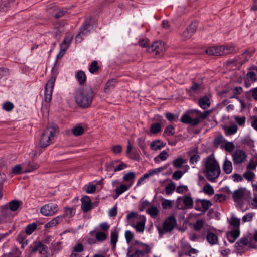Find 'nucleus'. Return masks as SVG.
I'll list each match as a JSON object with an SVG mask.
<instances>
[{
    "label": "nucleus",
    "mask_w": 257,
    "mask_h": 257,
    "mask_svg": "<svg viewBox=\"0 0 257 257\" xmlns=\"http://www.w3.org/2000/svg\"><path fill=\"white\" fill-rule=\"evenodd\" d=\"M95 95L90 86L80 87L75 92V101L80 108L87 109L91 107Z\"/></svg>",
    "instance_id": "obj_1"
},
{
    "label": "nucleus",
    "mask_w": 257,
    "mask_h": 257,
    "mask_svg": "<svg viewBox=\"0 0 257 257\" xmlns=\"http://www.w3.org/2000/svg\"><path fill=\"white\" fill-rule=\"evenodd\" d=\"M203 173L205 174L207 179L211 182H214L219 176L221 173L220 166L218 161L215 159L213 153L206 158L205 170L203 171Z\"/></svg>",
    "instance_id": "obj_2"
},
{
    "label": "nucleus",
    "mask_w": 257,
    "mask_h": 257,
    "mask_svg": "<svg viewBox=\"0 0 257 257\" xmlns=\"http://www.w3.org/2000/svg\"><path fill=\"white\" fill-rule=\"evenodd\" d=\"M22 205V202L18 200H13L8 203L1 206L0 220L4 223H12L13 215L10 211H15Z\"/></svg>",
    "instance_id": "obj_3"
},
{
    "label": "nucleus",
    "mask_w": 257,
    "mask_h": 257,
    "mask_svg": "<svg viewBox=\"0 0 257 257\" xmlns=\"http://www.w3.org/2000/svg\"><path fill=\"white\" fill-rule=\"evenodd\" d=\"M149 43L150 41L148 39H142L139 41V44L141 47L147 48L148 52H155L156 56H161L163 55L165 51V43L163 41H155L151 45H149Z\"/></svg>",
    "instance_id": "obj_4"
},
{
    "label": "nucleus",
    "mask_w": 257,
    "mask_h": 257,
    "mask_svg": "<svg viewBox=\"0 0 257 257\" xmlns=\"http://www.w3.org/2000/svg\"><path fill=\"white\" fill-rule=\"evenodd\" d=\"M56 61L54 63V66L52 68L51 72V76L45 86V101L46 103H49L52 99V94L53 90L54 84L58 75L57 68H55Z\"/></svg>",
    "instance_id": "obj_5"
},
{
    "label": "nucleus",
    "mask_w": 257,
    "mask_h": 257,
    "mask_svg": "<svg viewBox=\"0 0 257 257\" xmlns=\"http://www.w3.org/2000/svg\"><path fill=\"white\" fill-rule=\"evenodd\" d=\"M206 53L210 56H223L235 53L234 48L232 46H212L206 49Z\"/></svg>",
    "instance_id": "obj_6"
},
{
    "label": "nucleus",
    "mask_w": 257,
    "mask_h": 257,
    "mask_svg": "<svg viewBox=\"0 0 257 257\" xmlns=\"http://www.w3.org/2000/svg\"><path fill=\"white\" fill-rule=\"evenodd\" d=\"M97 24V20L95 18L93 17H90L86 18L80 28L78 34L76 36V41L81 42L83 40L81 35H86L88 32L90 31L89 28L91 27L93 28Z\"/></svg>",
    "instance_id": "obj_7"
},
{
    "label": "nucleus",
    "mask_w": 257,
    "mask_h": 257,
    "mask_svg": "<svg viewBox=\"0 0 257 257\" xmlns=\"http://www.w3.org/2000/svg\"><path fill=\"white\" fill-rule=\"evenodd\" d=\"M127 225H145L146 218L144 216H140L137 213L132 211L127 215Z\"/></svg>",
    "instance_id": "obj_8"
},
{
    "label": "nucleus",
    "mask_w": 257,
    "mask_h": 257,
    "mask_svg": "<svg viewBox=\"0 0 257 257\" xmlns=\"http://www.w3.org/2000/svg\"><path fill=\"white\" fill-rule=\"evenodd\" d=\"M59 209V207L57 204L51 202L42 206L40 212L45 216H52L56 214Z\"/></svg>",
    "instance_id": "obj_9"
},
{
    "label": "nucleus",
    "mask_w": 257,
    "mask_h": 257,
    "mask_svg": "<svg viewBox=\"0 0 257 257\" xmlns=\"http://www.w3.org/2000/svg\"><path fill=\"white\" fill-rule=\"evenodd\" d=\"M182 197H179L176 201V207L179 209L185 210L186 209H191L193 207L194 201L193 198L190 196V193L188 195H186L183 197V202L184 206L181 207H179L180 203L179 201L182 199Z\"/></svg>",
    "instance_id": "obj_10"
},
{
    "label": "nucleus",
    "mask_w": 257,
    "mask_h": 257,
    "mask_svg": "<svg viewBox=\"0 0 257 257\" xmlns=\"http://www.w3.org/2000/svg\"><path fill=\"white\" fill-rule=\"evenodd\" d=\"M197 28V24L196 22H192L190 24L182 34L181 36L183 40L185 41L190 39L193 34L196 31Z\"/></svg>",
    "instance_id": "obj_11"
},
{
    "label": "nucleus",
    "mask_w": 257,
    "mask_h": 257,
    "mask_svg": "<svg viewBox=\"0 0 257 257\" xmlns=\"http://www.w3.org/2000/svg\"><path fill=\"white\" fill-rule=\"evenodd\" d=\"M190 114L188 112L187 110L181 116L180 121L184 124H190L192 126H195L199 124L198 118H192L190 116Z\"/></svg>",
    "instance_id": "obj_12"
},
{
    "label": "nucleus",
    "mask_w": 257,
    "mask_h": 257,
    "mask_svg": "<svg viewBox=\"0 0 257 257\" xmlns=\"http://www.w3.org/2000/svg\"><path fill=\"white\" fill-rule=\"evenodd\" d=\"M81 209L84 213L88 212L93 208L92 203L90 197L87 195L83 196L81 199Z\"/></svg>",
    "instance_id": "obj_13"
},
{
    "label": "nucleus",
    "mask_w": 257,
    "mask_h": 257,
    "mask_svg": "<svg viewBox=\"0 0 257 257\" xmlns=\"http://www.w3.org/2000/svg\"><path fill=\"white\" fill-rule=\"evenodd\" d=\"M246 157L247 155L245 152L239 149L234 152L233 155V160L234 163L240 164L245 160Z\"/></svg>",
    "instance_id": "obj_14"
},
{
    "label": "nucleus",
    "mask_w": 257,
    "mask_h": 257,
    "mask_svg": "<svg viewBox=\"0 0 257 257\" xmlns=\"http://www.w3.org/2000/svg\"><path fill=\"white\" fill-rule=\"evenodd\" d=\"M51 137L49 135L48 131L45 132L44 130L41 134L39 145L41 148H46L50 144Z\"/></svg>",
    "instance_id": "obj_15"
},
{
    "label": "nucleus",
    "mask_w": 257,
    "mask_h": 257,
    "mask_svg": "<svg viewBox=\"0 0 257 257\" xmlns=\"http://www.w3.org/2000/svg\"><path fill=\"white\" fill-rule=\"evenodd\" d=\"M45 132L48 131L51 137H54L59 132V127L57 124L54 122L48 123L47 128L44 130Z\"/></svg>",
    "instance_id": "obj_16"
},
{
    "label": "nucleus",
    "mask_w": 257,
    "mask_h": 257,
    "mask_svg": "<svg viewBox=\"0 0 257 257\" xmlns=\"http://www.w3.org/2000/svg\"><path fill=\"white\" fill-rule=\"evenodd\" d=\"M245 188H240L234 191L232 195V198L235 202H238L239 200H242L244 196Z\"/></svg>",
    "instance_id": "obj_17"
},
{
    "label": "nucleus",
    "mask_w": 257,
    "mask_h": 257,
    "mask_svg": "<svg viewBox=\"0 0 257 257\" xmlns=\"http://www.w3.org/2000/svg\"><path fill=\"white\" fill-rule=\"evenodd\" d=\"M133 245L136 248H139L140 250L145 251L147 254L151 252V248L148 244L140 242L139 240H135L133 243Z\"/></svg>",
    "instance_id": "obj_18"
},
{
    "label": "nucleus",
    "mask_w": 257,
    "mask_h": 257,
    "mask_svg": "<svg viewBox=\"0 0 257 257\" xmlns=\"http://www.w3.org/2000/svg\"><path fill=\"white\" fill-rule=\"evenodd\" d=\"M158 230L159 236L162 237L166 233L171 232L175 227L178 226H156Z\"/></svg>",
    "instance_id": "obj_19"
},
{
    "label": "nucleus",
    "mask_w": 257,
    "mask_h": 257,
    "mask_svg": "<svg viewBox=\"0 0 257 257\" xmlns=\"http://www.w3.org/2000/svg\"><path fill=\"white\" fill-rule=\"evenodd\" d=\"M117 226L114 227L113 230L111 232L110 243L112 245L113 250L116 248V243L118 241V232L117 231Z\"/></svg>",
    "instance_id": "obj_20"
},
{
    "label": "nucleus",
    "mask_w": 257,
    "mask_h": 257,
    "mask_svg": "<svg viewBox=\"0 0 257 257\" xmlns=\"http://www.w3.org/2000/svg\"><path fill=\"white\" fill-rule=\"evenodd\" d=\"M39 167V165L33 160H30L28 162L25 170L23 173L32 172Z\"/></svg>",
    "instance_id": "obj_21"
},
{
    "label": "nucleus",
    "mask_w": 257,
    "mask_h": 257,
    "mask_svg": "<svg viewBox=\"0 0 257 257\" xmlns=\"http://www.w3.org/2000/svg\"><path fill=\"white\" fill-rule=\"evenodd\" d=\"M198 103L199 106L203 109H206L209 107L211 105L210 99L207 96L200 97Z\"/></svg>",
    "instance_id": "obj_22"
},
{
    "label": "nucleus",
    "mask_w": 257,
    "mask_h": 257,
    "mask_svg": "<svg viewBox=\"0 0 257 257\" xmlns=\"http://www.w3.org/2000/svg\"><path fill=\"white\" fill-rule=\"evenodd\" d=\"M206 239L207 241L211 245H214L218 243V237L217 235L209 229L207 230Z\"/></svg>",
    "instance_id": "obj_23"
},
{
    "label": "nucleus",
    "mask_w": 257,
    "mask_h": 257,
    "mask_svg": "<svg viewBox=\"0 0 257 257\" xmlns=\"http://www.w3.org/2000/svg\"><path fill=\"white\" fill-rule=\"evenodd\" d=\"M133 185V182L129 184H121L118 187L115 189V192L117 196H120L123 193L127 191Z\"/></svg>",
    "instance_id": "obj_24"
},
{
    "label": "nucleus",
    "mask_w": 257,
    "mask_h": 257,
    "mask_svg": "<svg viewBox=\"0 0 257 257\" xmlns=\"http://www.w3.org/2000/svg\"><path fill=\"white\" fill-rule=\"evenodd\" d=\"M64 217V216L59 215L45 224L39 222L38 225H57L61 223H64L63 222Z\"/></svg>",
    "instance_id": "obj_25"
},
{
    "label": "nucleus",
    "mask_w": 257,
    "mask_h": 257,
    "mask_svg": "<svg viewBox=\"0 0 257 257\" xmlns=\"http://www.w3.org/2000/svg\"><path fill=\"white\" fill-rule=\"evenodd\" d=\"M95 232V238L97 241L99 242L104 241L106 240L108 234L106 232H102L101 231H95V230H93L91 231L90 233H93Z\"/></svg>",
    "instance_id": "obj_26"
},
{
    "label": "nucleus",
    "mask_w": 257,
    "mask_h": 257,
    "mask_svg": "<svg viewBox=\"0 0 257 257\" xmlns=\"http://www.w3.org/2000/svg\"><path fill=\"white\" fill-rule=\"evenodd\" d=\"M21 254V251L18 247H15L10 252L4 253L1 257H20Z\"/></svg>",
    "instance_id": "obj_27"
},
{
    "label": "nucleus",
    "mask_w": 257,
    "mask_h": 257,
    "mask_svg": "<svg viewBox=\"0 0 257 257\" xmlns=\"http://www.w3.org/2000/svg\"><path fill=\"white\" fill-rule=\"evenodd\" d=\"M76 78L81 85L84 84L86 81V76L83 71H78L76 74Z\"/></svg>",
    "instance_id": "obj_28"
},
{
    "label": "nucleus",
    "mask_w": 257,
    "mask_h": 257,
    "mask_svg": "<svg viewBox=\"0 0 257 257\" xmlns=\"http://www.w3.org/2000/svg\"><path fill=\"white\" fill-rule=\"evenodd\" d=\"M237 126L235 124H233L229 126H223V129L225 131V134L227 136H231L237 132Z\"/></svg>",
    "instance_id": "obj_29"
},
{
    "label": "nucleus",
    "mask_w": 257,
    "mask_h": 257,
    "mask_svg": "<svg viewBox=\"0 0 257 257\" xmlns=\"http://www.w3.org/2000/svg\"><path fill=\"white\" fill-rule=\"evenodd\" d=\"M212 205V204L210 200L207 199H201V214H204Z\"/></svg>",
    "instance_id": "obj_30"
},
{
    "label": "nucleus",
    "mask_w": 257,
    "mask_h": 257,
    "mask_svg": "<svg viewBox=\"0 0 257 257\" xmlns=\"http://www.w3.org/2000/svg\"><path fill=\"white\" fill-rule=\"evenodd\" d=\"M118 81L117 79L113 78L109 80L105 84V87H104V92L105 93H107V90L111 88H114L116 85V84L118 83Z\"/></svg>",
    "instance_id": "obj_31"
},
{
    "label": "nucleus",
    "mask_w": 257,
    "mask_h": 257,
    "mask_svg": "<svg viewBox=\"0 0 257 257\" xmlns=\"http://www.w3.org/2000/svg\"><path fill=\"white\" fill-rule=\"evenodd\" d=\"M223 170L227 174H230L232 171V165L231 161L225 160L223 165Z\"/></svg>",
    "instance_id": "obj_32"
},
{
    "label": "nucleus",
    "mask_w": 257,
    "mask_h": 257,
    "mask_svg": "<svg viewBox=\"0 0 257 257\" xmlns=\"http://www.w3.org/2000/svg\"><path fill=\"white\" fill-rule=\"evenodd\" d=\"M187 162V160L184 159L182 157H178L173 161L172 164L176 168H180L182 167L183 164Z\"/></svg>",
    "instance_id": "obj_33"
},
{
    "label": "nucleus",
    "mask_w": 257,
    "mask_h": 257,
    "mask_svg": "<svg viewBox=\"0 0 257 257\" xmlns=\"http://www.w3.org/2000/svg\"><path fill=\"white\" fill-rule=\"evenodd\" d=\"M72 132L74 136L78 137L84 134V129L81 125L78 124L72 128Z\"/></svg>",
    "instance_id": "obj_34"
},
{
    "label": "nucleus",
    "mask_w": 257,
    "mask_h": 257,
    "mask_svg": "<svg viewBox=\"0 0 257 257\" xmlns=\"http://www.w3.org/2000/svg\"><path fill=\"white\" fill-rule=\"evenodd\" d=\"M136 177V173L134 172L130 171L127 173L125 174L122 178L124 181L128 182L130 181V183H134V181Z\"/></svg>",
    "instance_id": "obj_35"
},
{
    "label": "nucleus",
    "mask_w": 257,
    "mask_h": 257,
    "mask_svg": "<svg viewBox=\"0 0 257 257\" xmlns=\"http://www.w3.org/2000/svg\"><path fill=\"white\" fill-rule=\"evenodd\" d=\"M75 209V208H73V207H65L64 208V214L62 215V216H64V217H67L68 218H70L72 217H73L74 214L75 212H73V210ZM64 219H65V217H64Z\"/></svg>",
    "instance_id": "obj_36"
},
{
    "label": "nucleus",
    "mask_w": 257,
    "mask_h": 257,
    "mask_svg": "<svg viewBox=\"0 0 257 257\" xmlns=\"http://www.w3.org/2000/svg\"><path fill=\"white\" fill-rule=\"evenodd\" d=\"M164 115L166 119L170 122H176L178 120V115L169 112L165 113Z\"/></svg>",
    "instance_id": "obj_37"
},
{
    "label": "nucleus",
    "mask_w": 257,
    "mask_h": 257,
    "mask_svg": "<svg viewBox=\"0 0 257 257\" xmlns=\"http://www.w3.org/2000/svg\"><path fill=\"white\" fill-rule=\"evenodd\" d=\"M150 132L154 134H157L161 131V125L160 123H152L150 128Z\"/></svg>",
    "instance_id": "obj_38"
},
{
    "label": "nucleus",
    "mask_w": 257,
    "mask_h": 257,
    "mask_svg": "<svg viewBox=\"0 0 257 257\" xmlns=\"http://www.w3.org/2000/svg\"><path fill=\"white\" fill-rule=\"evenodd\" d=\"M146 211L148 214L153 218H155L159 213L158 208L154 206L149 207Z\"/></svg>",
    "instance_id": "obj_39"
},
{
    "label": "nucleus",
    "mask_w": 257,
    "mask_h": 257,
    "mask_svg": "<svg viewBox=\"0 0 257 257\" xmlns=\"http://www.w3.org/2000/svg\"><path fill=\"white\" fill-rule=\"evenodd\" d=\"M233 229L232 230L228 232V234L231 236V237H233L235 238H237L240 235V230H239V227L240 226H232Z\"/></svg>",
    "instance_id": "obj_40"
},
{
    "label": "nucleus",
    "mask_w": 257,
    "mask_h": 257,
    "mask_svg": "<svg viewBox=\"0 0 257 257\" xmlns=\"http://www.w3.org/2000/svg\"><path fill=\"white\" fill-rule=\"evenodd\" d=\"M99 69L98 62L96 60H94L89 65V71L91 74L96 73Z\"/></svg>",
    "instance_id": "obj_41"
},
{
    "label": "nucleus",
    "mask_w": 257,
    "mask_h": 257,
    "mask_svg": "<svg viewBox=\"0 0 257 257\" xmlns=\"http://www.w3.org/2000/svg\"><path fill=\"white\" fill-rule=\"evenodd\" d=\"M168 155V152L166 150H164L161 152L159 155L156 157L154 158V161L155 163H159L160 162V160L162 161H164L166 160Z\"/></svg>",
    "instance_id": "obj_42"
},
{
    "label": "nucleus",
    "mask_w": 257,
    "mask_h": 257,
    "mask_svg": "<svg viewBox=\"0 0 257 257\" xmlns=\"http://www.w3.org/2000/svg\"><path fill=\"white\" fill-rule=\"evenodd\" d=\"M175 188L176 185L174 183L171 182L170 183H168L165 187V193L166 195H171L175 190Z\"/></svg>",
    "instance_id": "obj_43"
},
{
    "label": "nucleus",
    "mask_w": 257,
    "mask_h": 257,
    "mask_svg": "<svg viewBox=\"0 0 257 257\" xmlns=\"http://www.w3.org/2000/svg\"><path fill=\"white\" fill-rule=\"evenodd\" d=\"M203 191L206 194L212 195L214 193L213 187L209 183L206 184L203 188Z\"/></svg>",
    "instance_id": "obj_44"
},
{
    "label": "nucleus",
    "mask_w": 257,
    "mask_h": 257,
    "mask_svg": "<svg viewBox=\"0 0 257 257\" xmlns=\"http://www.w3.org/2000/svg\"><path fill=\"white\" fill-rule=\"evenodd\" d=\"M162 225H177L176 219L173 215H171L166 218Z\"/></svg>",
    "instance_id": "obj_45"
},
{
    "label": "nucleus",
    "mask_w": 257,
    "mask_h": 257,
    "mask_svg": "<svg viewBox=\"0 0 257 257\" xmlns=\"http://www.w3.org/2000/svg\"><path fill=\"white\" fill-rule=\"evenodd\" d=\"M243 144L246 145L250 148H254L253 141L250 138L249 136H245L241 141Z\"/></svg>",
    "instance_id": "obj_46"
},
{
    "label": "nucleus",
    "mask_w": 257,
    "mask_h": 257,
    "mask_svg": "<svg viewBox=\"0 0 257 257\" xmlns=\"http://www.w3.org/2000/svg\"><path fill=\"white\" fill-rule=\"evenodd\" d=\"M213 200L216 202H222L227 200V197L223 194H216L214 195Z\"/></svg>",
    "instance_id": "obj_47"
},
{
    "label": "nucleus",
    "mask_w": 257,
    "mask_h": 257,
    "mask_svg": "<svg viewBox=\"0 0 257 257\" xmlns=\"http://www.w3.org/2000/svg\"><path fill=\"white\" fill-rule=\"evenodd\" d=\"M14 108V104L10 101L5 102L2 105V108L7 112L11 111Z\"/></svg>",
    "instance_id": "obj_48"
},
{
    "label": "nucleus",
    "mask_w": 257,
    "mask_h": 257,
    "mask_svg": "<svg viewBox=\"0 0 257 257\" xmlns=\"http://www.w3.org/2000/svg\"><path fill=\"white\" fill-rule=\"evenodd\" d=\"M243 176L248 181H251L255 177V174L252 171H247L244 173Z\"/></svg>",
    "instance_id": "obj_49"
},
{
    "label": "nucleus",
    "mask_w": 257,
    "mask_h": 257,
    "mask_svg": "<svg viewBox=\"0 0 257 257\" xmlns=\"http://www.w3.org/2000/svg\"><path fill=\"white\" fill-rule=\"evenodd\" d=\"M83 189L85 190L87 193L92 194L95 192L96 188L95 185L89 184L88 185H86Z\"/></svg>",
    "instance_id": "obj_50"
},
{
    "label": "nucleus",
    "mask_w": 257,
    "mask_h": 257,
    "mask_svg": "<svg viewBox=\"0 0 257 257\" xmlns=\"http://www.w3.org/2000/svg\"><path fill=\"white\" fill-rule=\"evenodd\" d=\"M174 126L173 125H169L166 127L164 130L163 135L167 134V136H172L175 134L173 131L174 130Z\"/></svg>",
    "instance_id": "obj_51"
},
{
    "label": "nucleus",
    "mask_w": 257,
    "mask_h": 257,
    "mask_svg": "<svg viewBox=\"0 0 257 257\" xmlns=\"http://www.w3.org/2000/svg\"><path fill=\"white\" fill-rule=\"evenodd\" d=\"M22 168L21 165L17 164L12 168L11 173L13 174L14 175L20 174L22 173Z\"/></svg>",
    "instance_id": "obj_52"
},
{
    "label": "nucleus",
    "mask_w": 257,
    "mask_h": 257,
    "mask_svg": "<svg viewBox=\"0 0 257 257\" xmlns=\"http://www.w3.org/2000/svg\"><path fill=\"white\" fill-rule=\"evenodd\" d=\"M150 204L149 202L146 200H142L141 199L139 202V210L140 211H143L145 208Z\"/></svg>",
    "instance_id": "obj_53"
},
{
    "label": "nucleus",
    "mask_w": 257,
    "mask_h": 257,
    "mask_svg": "<svg viewBox=\"0 0 257 257\" xmlns=\"http://www.w3.org/2000/svg\"><path fill=\"white\" fill-rule=\"evenodd\" d=\"M162 205L163 208L164 209H169L172 206V202L171 200L164 199L162 203Z\"/></svg>",
    "instance_id": "obj_54"
},
{
    "label": "nucleus",
    "mask_w": 257,
    "mask_h": 257,
    "mask_svg": "<svg viewBox=\"0 0 257 257\" xmlns=\"http://www.w3.org/2000/svg\"><path fill=\"white\" fill-rule=\"evenodd\" d=\"M210 113V111L208 110H206L203 112H201L199 113L198 117H195V118H198L199 121V123H200L201 120H203L205 119L209 115Z\"/></svg>",
    "instance_id": "obj_55"
},
{
    "label": "nucleus",
    "mask_w": 257,
    "mask_h": 257,
    "mask_svg": "<svg viewBox=\"0 0 257 257\" xmlns=\"http://www.w3.org/2000/svg\"><path fill=\"white\" fill-rule=\"evenodd\" d=\"M228 222L229 225H240V219L233 216H231L230 220L228 219Z\"/></svg>",
    "instance_id": "obj_56"
},
{
    "label": "nucleus",
    "mask_w": 257,
    "mask_h": 257,
    "mask_svg": "<svg viewBox=\"0 0 257 257\" xmlns=\"http://www.w3.org/2000/svg\"><path fill=\"white\" fill-rule=\"evenodd\" d=\"M236 122L240 126L244 125L245 122L246 118L245 116L239 117L238 116H235L234 118Z\"/></svg>",
    "instance_id": "obj_57"
},
{
    "label": "nucleus",
    "mask_w": 257,
    "mask_h": 257,
    "mask_svg": "<svg viewBox=\"0 0 257 257\" xmlns=\"http://www.w3.org/2000/svg\"><path fill=\"white\" fill-rule=\"evenodd\" d=\"M67 12V10H58L56 13L54 14V17L55 19H59L64 16Z\"/></svg>",
    "instance_id": "obj_58"
},
{
    "label": "nucleus",
    "mask_w": 257,
    "mask_h": 257,
    "mask_svg": "<svg viewBox=\"0 0 257 257\" xmlns=\"http://www.w3.org/2000/svg\"><path fill=\"white\" fill-rule=\"evenodd\" d=\"M183 174L184 173L181 170H177L173 174L172 178L174 180H178L182 177Z\"/></svg>",
    "instance_id": "obj_59"
},
{
    "label": "nucleus",
    "mask_w": 257,
    "mask_h": 257,
    "mask_svg": "<svg viewBox=\"0 0 257 257\" xmlns=\"http://www.w3.org/2000/svg\"><path fill=\"white\" fill-rule=\"evenodd\" d=\"M37 226H27L24 233L31 235L36 229Z\"/></svg>",
    "instance_id": "obj_60"
},
{
    "label": "nucleus",
    "mask_w": 257,
    "mask_h": 257,
    "mask_svg": "<svg viewBox=\"0 0 257 257\" xmlns=\"http://www.w3.org/2000/svg\"><path fill=\"white\" fill-rule=\"evenodd\" d=\"M125 237L126 242L129 243L133 239L134 234L131 231L127 230L125 233Z\"/></svg>",
    "instance_id": "obj_61"
},
{
    "label": "nucleus",
    "mask_w": 257,
    "mask_h": 257,
    "mask_svg": "<svg viewBox=\"0 0 257 257\" xmlns=\"http://www.w3.org/2000/svg\"><path fill=\"white\" fill-rule=\"evenodd\" d=\"M224 148L226 151L230 152L234 149V145L233 142H227L225 144Z\"/></svg>",
    "instance_id": "obj_62"
},
{
    "label": "nucleus",
    "mask_w": 257,
    "mask_h": 257,
    "mask_svg": "<svg viewBox=\"0 0 257 257\" xmlns=\"http://www.w3.org/2000/svg\"><path fill=\"white\" fill-rule=\"evenodd\" d=\"M111 150L114 154H120L122 151V148L121 145H118L116 146H112Z\"/></svg>",
    "instance_id": "obj_63"
},
{
    "label": "nucleus",
    "mask_w": 257,
    "mask_h": 257,
    "mask_svg": "<svg viewBox=\"0 0 257 257\" xmlns=\"http://www.w3.org/2000/svg\"><path fill=\"white\" fill-rule=\"evenodd\" d=\"M146 253L145 251L143 250H140L139 248H136L134 252L133 253L134 257H141L145 255V254Z\"/></svg>",
    "instance_id": "obj_64"
}]
</instances>
